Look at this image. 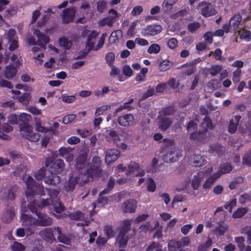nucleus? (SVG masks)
Returning a JSON list of instances; mask_svg holds the SVG:
<instances>
[{"label":"nucleus","mask_w":251,"mask_h":251,"mask_svg":"<svg viewBox=\"0 0 251 251\" xmlns=\"http://www.w3.org/2000/svg\"><path fill=\"white\" fill-rule=\"evenodd\" d=\"M19 120L23 123L19 126L22 136L31 142H37L40 138L41 135L37 132H34L33 127L29 123L32 120L30 115L23 113L19 116Z\"/></svg>","instance_id":"f257e3e1"},{"label":"nucleus","mask_w":251,"mask_h":251,"mask_svg":"<svg viewBox=\"0 0 251 251\" xmlns=\"http://www.w3.org/2000/svg\"><path fill=\"white\" fill-rule=\"evenodd\" d=\"M28 208L38 217V219H36L37 226H46L52 224V218L41 211V207L37 201H32L29 203Z\"/></svg>","instance_id":"f03ea898"},{"label":"nucleus","mask_w":251,"mask_h":251,"mask_svg":"<svg viewBox=\"0 0 251 251\" xmlns=\"http://www.w3.org/2000/svg\"><path fill=\"white\" fill-rule=\"evenodd\" d=\"M22 179L26 183L27 189L25 193L27 198L31 199L36 194L41 196L46 195L44 187L42 185H37L35 181L30 176H24Z\"/></svg>","instance_id":"7ed1b4c3"},{"label":"nucleus","mask_w":251,"mask_h":251,"mask_svg":"<svg viewBox=\"0 0 251 251\" xmlns=\"http://www.w3.org/2000/svg\"><path fill=\"white\" fill-rule=\"evenodd\" d=\"M29 210L28 205L26 206V201H23L21 203V221L22 225L28 230L30 234L34 233L35 226H36V219L33 218L31 215H28L25 213Z\"/></svg>","instance_id":"20e7f679"},{"label":"nucleus","mask_w":251,"mask_h":251,"mask_svg":"<svg viewBox=\"0 0 251 251\" xmlns=\"http://www.w3.org/2000/svg\"><path fill=\"white\" fill-rule=\"evenodd\" d=\"M101 161L99 156H94L92 159V164L87 169L84 174L86 178L83 180L85 183L93 180L94 176H99L101 174Z\"/></svg>","instance_id":"39448f33"},{"label":"nucleus","mask_w":251,"mask_h":251,"mask_svg":"<svg viewBox=\"0 0 251 251\" xmlns=\"http://www.w3.org/2000/svg\"><path fill=\"white\" fill-rule=\"evenodd\" d=\"M45 166L49 167V170L51 173H59L64 169L65 164L63 160L57 159L53 161L50 159H47Z\"/></svg>","instance_id":"423d86ee"},{"label":"nucleus","mask_w":251,"mask_h":251,"mask_svg":"<svg viewBox=\"0 0 251 251\" xmlns=\"http://www.w3.org/2000/svg\"><path fill=\"white\" fill-rule=\"evenodd\" d=\"M197 9L201 10V14L204 17H210L217 13L211 3L205 1L200 2L198 5Z\"/></svg>","instance_id":"0eeeda50"},{"label":"nucleus","mask_w":251,"mask_h":251,"mask_svg":"<svg viewBox=\"0 0 251 251\" xmlns=\"http://www.w3.org/2000/svg\"><path fill=\"white\" fill-rule=\"evenodd\" d=\"M209 134L206 128H204L201 131H195L190 134V139L196 142L197 144H204L208 140Z\"/></svg>","instance_id":"6e6552de"},{"label":"nucleus","mask_w":251,"mask_h":251,"mask_svg":"<svg viewBox=\"0 0 251 251\" xmlns=\"http://www.w3.org/2000/svg\"><path fill=\"white\" fill-rule=\"evenodd\" d=\"M162 30L161 25L158 24L148 25L142 29V35L144 37L153 36L159 34Z\"/></svg>","instance_id":"1a4fd4ad"},{"label":"nucleus","mask_w":251,"mask_h":251,"mask_svg":"<svg viewBox=\"0 0 251 251\" xmlns=\"http://www.w3.org/2000/svg\"><path fill=\"white\" fill-rule=\"evenodd\" d=\"M241 119L242 116L240 115H235L233 118L230 120L229 124L228 126V131L230 134L234 133L237 129V127H239V130L240 132H243L244 130L248 129V127L246 126V128L241 129Z\"/></svg>","instance_id":"9d476101"},{"label":"nucleus","mask_w":251,"mask_h":251,"mask_svg":"<svg viewBox=\"0 0 251 251\" xmlns=\"http://www.w3.org/2000/svg\"><path fill=\"white\" fill-rule=\"evenodd\" d=\"M75 10L74 7L64 9L61 15L63 23L67 24L72 22L75 17Z\"/></svg>","instance_id":"9b49d317"},{"label":"nucleus","mask_w":251,"mask_h":251,"mask_svg":"<svg viewBox=\"0 0 251 251\" xmlns=\"http://www.w3.org/2000/svg\"><path fill=\"white\" fill-rule=\"evenodd\" d=\"M87 156L88 152L81 150L80 153L78 155L75 160V167L77 170L80 171L85 167Z\"/></svg>","instance_id":"f8f14e48"},{"label":"nucleus","mask_w":251,"mask_h":251,"mask_svg":"<svg viewBox=\"0 0 251 251\" xmlns=\"http://www.w3.org/2000/svg\"><path fill=\"white\" fill-rule=\"evenodd\" d=\"M134 120L133 115L130 114L123 115L118 118V124L124 127L132 126L134 124Z\"/></svg>","instance_id":"ddd939ff"},{"label":"nucleus","mask_w":251,"mask_h":251,"mask_svg":"<svg viewBox=\"0 0 251 251\" xmlns=\"http://www.w3.org/2000/svg\"><path fill=\"white\" fill-rule=\"evenodd\" d=\"M53 232L51 228L48 227L41 230L39 234L44 240L50 243H52L56 240Z\"/></svg>","instance_id":"4468645a"},{"label":"nucleus","mask_w":251,"mask_h":251,"mask_svg":"<svg viewBox=\"0 0 251 251\" xmlns=\"http://www.w3.org/2000/svg\"><path fill=\"white\" fill-rule=\"evenodd\" d=\"M34 33L38 39V45L43 49H46V45L50 41L49 36L47 34L42 33L38 29H36Z\"/></svg>","instance_id":"2eb2a0df"},{"label":"nucleus","mask_w":251,"mask_h":251,"mask_svg":"<svg viewBox=\"0 0 251 251\" xmlns=\"http://www.w3.org/2000/svg\"><path fill=\"white\" fill-rule=\"evenodd\" d=\"M120 152L117 149H111L106 151L105 156V161L107 164L115 161L120 156Z\"/></svg>","instance_id":"dca6fc26"},{"label":"nucleus","mask_w":251,"mask_h":251,"mask_svg":"<svg viewBox=\"0 0 251 251\" xmlns=\"http://www.w3.org/2000/svg\"><path fill=\"white\" fill-rule=\"evenodd\" d=\"M18 66H15L13 63H11L6 66L4 69L5 77L8 79L13 78L18 73Z\"/></svg>","instance_id":"f3484780"},{"label":"nucleus","mask_w":251,"mask_h":251,"mask_svg":"<svg viewBox=\"0 0 251 251\" xmlns=\"http://www.w3.org/2000/svg\"><path fill=\"white\" fill-rule=\"evenodd\" d=\"M136 208V201L131 199L125 201L122 206V209L124 213H134Z\"/></svg>","instance_id":"a211bd4d"},{"label":"nucleus","mask_w":251,"mask_h":251,"mask_svg":"<svg viewBox=\"0 0 251 251\" xmlns=\"http://www.w3.org/2000/svg\"><path fill=\"white\" fill-rule=\"evenodd\" d=\"M105 138L107 142L114 144L117 143L120 140L117 132L113 129L106 131Z\"/></svg>","instance_id":"6ab92c4d"},{"label":"nucleus","mask_w":251,"mask_h":251,"mask_svg":"<svg viewBox=\"0 0 251 251\" xmlns=\"http://www.w3.org/2000/svg\"><path fill=\"white\" fill-rule=\"evenodd\" d=\"M61 181L60 176L56 174L51 173L50 175L45 177V183L47 184L56 186Z\"/></svg>","instance_id":"aec40b11"},{"label":"nucleus","mask_w":251,"mask_h":251,"mask_svg":"<svg viewBox=\"0 0 251 251\" xmlns=\"http://www.w3.org/2000/svg\"><path fill=\"white\" fill-rule=\"evenodd\" d=\"M79 177L72 176H70L67 184L64 186L65 189L67 192L74 191L75 186L79 181Z\"/></svg>","instance_id":"412c9836"},{"label":"nucleus","mask_w":251,"mask_h":251,"mask_svg":"<svg viewBox=\"0 0 251 251\" xmlns=\"http://www.w3.org/2000/svg\"><path fill=\"white\" fill-rule=\"evenodd\" d=\"M205 176V173L203 172H199L197 175L194 176L192 180L191 186L194 190L198 189L200 183L202 181Z\"/></svg>","instance_id":"4be33fe9"},{"label":"nucleus","mask_w":251,"mask_h":251,"mask_svg":"<svg viewBox=\"0 0 251 251\" xmlns=\"http://www.w3.org/2000/svg\"><path fill=\"white\" fill-rule=\"evenodd\" d=\"M172 124V122L169 118L162 117L159 118L158 127L162 131H166Z\"/></svg>","instance_id":"5701e85b"},{"label":"nucleus","mask_w":251,"mask_h":251,"mask_svg":"<svg viewBox=\"0 0 251 251\" xmlns=\"http://www.w3.org/2000/svg\"><path fill=\"white\" fill-rule=\"evenodd\" d=\"M54 229L58 233L57 239L60 242L67 245L71 244V239L62 233L61 230L59 227L54 226Z\"/></svg>","instance_id":"b1692460"},{"label":"nucleus","mask_w":251,"mask_h":251,"mask_svg":"<svg viewBox=\"0 0 251 251\" xmlns=\"http://www.w3.org/2000/svg\"><path fill=\"white\" fill-rule=\"evenodd\" d=\"M220 176L221 173L219 172H216L213 175H211L205 180L203 184V187L206 189L210 188L214 182Z\"/></svg>","instance_id":"393cba45"},{"label":"nucleus","mask_w":251,"mask_h":251,"mask_svg":"<svg viewBox=\"0 0 251 251\" xmlns=\"http://www.w3.org/2000/svg\"><path fill=\"white\" fill-rule=\"evenodd\" d=\"M126 235V233L119 232L117 235L116 242L120 248H124L126 246L128 240Z\"/></svg>","instance_id":"a878e982"},{"label":"nucleus","mask_w":251,"mask_h":251,"mask_svg":"<svg viewBox=\"0 0 251 251\" xmlns=\"http://www.w3.org/2000/svg\"><path fill=\"white\" fill-rule=\"evenodd\" d=\"M242 20V17L239 14L234 15L230 19L229 23L234 30L238 27Z\"/></svg>","instance_id":"bb28decb"},{"label":"nucleus","mask_w":251,"mask_h":251,"mask_svg":"<svg viewBox=\"0 0 251 251\" xmlns=\"http://www.w3.org/2000/svg\"><path fill=\"white\" fill-rule=\"evenodd\" d=\"M193 159V165L196 167L202 166L206 163L205 158L200 154L194 155Z\"/></svg>","instance_id":"cd10ccee"},{"label":"nucleus","mask_w":251,"mask_h":251,"mask_svg":"<svg viewBox=\"0 0 251 251\" xmlns=\"http://www.w3.org/2000/svg\"><path fill=\"white\" fill-rule=\"evenodd\" d=\"M15 216V212L13 208L7 209L2 216V220L4 223L10 222Z\"/></svg>","instance_id":"c85d7f7f"},{"label":"nucleus","mask_w":251,"mask_h":251,"mask_svg":"<svg viewBox=\"0 0 251 251\" xmlns=\"http://www.w3.org/2000/svg\"><path fill=\"white\" fill-rule=\"evenodd\" d=\"M209 149L211 152H215L219 156L221 155L225 151V148L218 143L210 145Z\"/></svg>","instance_id":"c756f323"},{"label":"nucleus","mask_w":251,"mask_h":251,"mask_svg":"<svg viewBox=\"0 0 251 251\" xmlns=\"http://www.w3.org/2000/svg\"><path fill=\"white\" fill-rule=\"evenodd\" d=\"M68 217L73 220L78 221L84 219L85 215L79 210L75 211L69 214Z\"/></svg>","instance_id":"7c9ffc66"},{"label":"nucleus","mask_w":251,"mask_h":251,"mask_svg":"<svg viewBox=\"0 0 251 251\" xmlns=\"http://www.w3.org/2000/svg\"><path fill=\"white\" fill-rule=\"evenodd\" d=\"M131 225V220H125L123 221L122 226L120 228V232L127 234L130 230Z\"/></svg>","instance_id":"2f4dec72"},{"label":"nucleus","mask_w":251,"mask_h":251,"mask_svg":"<svg viewBox=\"0 0 251 251\" xmlns=\"http://www.w3.org/2000/svg\"><path fill=\"white\" fill-rule=\"evenodd\" d=\"M59 44L60 47H63L65 50H68L71 48L72 42L67 38L62 37L59 39Z\"/></svg>","instance_id":"473e14b6"},{"label":"nucleus","mask_w":251,"mask_h":251,"mask_svg":"<svg viewBox=\"0 0 251 251\" xmlns=\"http://www.w3.org/2000/svg\"><path fill=\"white\" fill-rule=\"evenodd\" d=\"M97 9L99 13H103L106 9L107 7V2L105 0H99L97 3Z\"/></svg>","instance_id":"72a5a7b5"},{"label":"nucleus","mask_w":251,"mask_h":251,"mask_svg":"<svg viewBox=\"0 0 251 251\" xmlns=\"http://www.w3.org/2000/svg\"><path fill=\"white\" fill-rule=\"evenodd\" d=\"M248 211V209L246 207L238 208L232 214L233 218H240L244 216Z\"/></svg>","instance_id":"f704fd0d"},{"label":"nucleus","mask_w":251,"mask_h":251,"mask_svg":"<svg viewBox=\"0 0 251 251\" xmlns=\"http://www.w3.org/2000/svg\"><path fill=\"white\" fill-rule=\"evenodd\" d=\"M114 20H114L113 18L107 17L100 20L99 22V25L101 26H103L107 25L109 27H112L113 26Z\"/></svg>","instance_id":"c9c22d12"},{"label":"nucleus","mask_w":251,"mask_h":251,"mask_svg":"<svg viewBox=\"0 0 251 251\" xmlns=\"http://www.w3.org/2000/svg\"><path fill=\"white\" fill-rule=\"evenodd\" d=\"M168 248L169 251H177L180 247L178 241L171 240L168 243Z\"/></svg>","instance_id":"e433bc0d"},{"label":"nucleus","mask_w":251,"mask_h":251,"mask_svg":"<svg viewBox=\"0 0 251 251\" xmlns=\"http://www.w3.org/2000/svg\"><path fill=\"white\" fill-rule=\"evenodd\" d=\"M220 171L219 173H221V176L222 174L229 173L232 171V167L231 165L229 163H225L222 165L220 166Z\"/></svg>","instance_id":"4c0bfd02"},{"label":"nucleus","mask_w":251,"mask_h":251,"mask_svg":"<svg viewBox=\"0 0 251 251\" xmlns=\"http://www.w3.org/2000/svg\"><path fill=\"white\" fill-rule=\"evenodd\" d=\"M241 233L247 235V243L249 244H251V226H245L241 229Z\"/></svg>","instance_id":"58836bf2"},{"label":"nucleus","mask_w":251,"mask_h":251,"mask_svg":"<svg viewBox=\"0 0 251 251\" xmlns=\"http://www.w3.org/2000/svg\"><path fill=\"white\" fill-rule=\"evenodd\" d=\"M140 166L138 163L135 162H131L128 165V171L126 173L127 175L134 173L138 170Z\"/></svg>","instance_id":"ea45409f"},{"label":"nucleus","mask_w":251,"mask_h":251,"mask_svg":"<svg viewBox=\"0 0 251 251\" xmlns=\"http://www.w3.org/2000/svg\"><path fill=\"white\" fill-rule=\"evenodd\" d=\"M160 46L157 44H151L148 49L147 52L149 53L152 54H157L160 51Z\"/></svg>","instance_id":"a19ab883"},{"label":"nucleus","mask_w":251,"mask_h":251,"mask_svg":"<svg viewBox=\"0 0 251 251\" xmlns=\"http://www.w3.org/2000/svg\"><path fill=\"white\" fill-rule=\"evenodd\" d=\"M234 240L240 251H243L245 249V238L243 236L236 237L234 238Z\"/></svg>","instance_id":"79ce46f5"},{"label":"nucleus","mask_w":251,"mask_h":251,"mask_svg":"<svg viewBox=\"0 0 251 251\" xmlns=\"http://www.w3.org/2000/svg\"><path fill=\"white\" fill-rule=\"evenodd\" d=\"M77 133L82 138H85L90 136L93 132V130L91 128L89 129H78L76 130Z\"/></svg>","instance_id":"37998d69"},{"label":"nucleus","mask_w":251,"mask_h":251,"mask_svg":"<svg viewBox=\"0 0 251 251\" xmlns=\"http://www.w3.org/2000/svg\"><path fill=\"white\" fill-rule=\"evenodd\" d=\"M171 65V64L169 60L167 59L164 60L159 64V70L161 72H165L170 68Z\"/></svg>","instance_id":"c03bdc74"},{"label":"nucleus","mask_w":251,"mask_h":251,"mask_svg":"<svg viewBox=\"0 0 251 251\" xmlns=\"http://www.w3.org/2000/svg\"><path fill=\"white\" fill-rule=\"evenodd\" d=\"M201 26L199 22H194L190 23L188 25V30L191 33H194Z\"/></svg>","instance_id":"a18cd8bd"},{"label":"nucleus","mask_w":251,"mask_h":251,"mask_svg":"<svg viewBox=\"0 0 251 251\" xmlns=\"http://www.w3.org/2000/svg\"><path fill=\"white\" fill-rule=\"evenodd\" d=\"M222 69L221 65H213L209 69V72L210 74L212 76H215L219 73Z\"/></svg>","instance_id":"49530a36"},{"label":"nucleus","mask_w":251,"mask_h":251,"mask_svg":"<svg viewBox=\"0 0 251 251\" xmlns=\"http://www.w3.org/2000/svg\"><path fill=\"white\" fill-rule=\"evenodd\" d=\"M175 112V109L173 106H169L163 108L161 111L165 116L173 115Z\"/></svg>","instance_id":"de8ad7c7"},{"label":"nucleus","mask_w":251,"mask_h":251,"mask_svg":"<svg viewBox=\"0 0 251 251\" xmlns=\"http://www.w3.org/2000/svg\"><path fill=\"white\" fill-rule=\"evenodd\" d=\"M136 25L137 24L135 22H133L131 23L126 32V35L128 37H133L135 35V26H136Z\"/></svg>","instance_id":"09e8293b"},{"label":"nucleus","mask_w":251,"mask_h":251,"mask_svg":"<svg viewBox=\"0 0 251 251\" xmlns=\"http://www.w3.org/2000/svg\"><path fill=\"white\" fill-rule=\"evenodd\" d=\"M104 232L108 238L113 237L115 236V232L111 226H105L104 228Z\"/></svg>","instance_id":"8fccbe9b"},{"label":"nucleus","mask_w":251,"mask_h":251,"mask_svg":"<svg viewBox=\"0 0 251 251\" xmlns=\"http://www.w3.org/2000/svg\"><path fill=\"white\" fill-rule=\"evenodd\" d=\"M156 188V183L154 180L151 178H149L148 180L147 190L149 192H154Z\"/></svg>","instance_id":"3c124183"},{"label":"nucleus","mask_w":251,"mask_h":251,"mask_svg":"<svg viewBox=\"0 0 251 251\" xmlns=\"http://www.w3.org/2000/svg\"><path fill=\"white\" fill-rule=\"evenodd\" d=\"M46 175V169L44 168H41L38 171H37L34 175V176L37 180H41Z\"/></svg>","instance_id":"603ef678"},{"label":"nucleus","mask_w":251,"mask_h":251,"mask_svg":"<svg viewBox=\"0 0 251 251\" xmlns=\"http://www.w3.org/2000/svg\"><path fill=\"white\" fill-rule=\"evenodd\" d=\"M122 36V31L121 30H117L113 32L111 35L110 38L113 39V42L116 43L119 41L120 37Z\"/></svg>","instance_id":"864d4df0"},{"label":"nucleus","mask_w":251,"mask_h":251,"mask_svg":"<svg viewBox=\"0 0 251 251\" xmlns=\"http://www.w3.org/2000/svg\"><path fill=\"white\" fill-rule=\"evenodd\" d=\"M107 241V239L106 238L99 236L96 240V244L99 248L101 249Z\"/></svg>","instance_id":"5fc2aeb1"},{"label":"nucleus","mask_w":251,"mask_h":251,"mask_svg":"<svg viewBox=\"0 0 251 251\" xmlns=\"http://www.w3.org/2000/svg\"><path fill=\"white\" fill-rule=\"evenodd\" d=\"M30 94L28 93H25L22 96L18 97L19 101L24 103H28L30 100Z\"/></svg>","instance_id":"6e6d98bb"},{"label":"nucleus","mask_w":251,"mask_h":251,"mask_svg":"<svg viewBox=\"0 0 251 251\" xmlns=\"http://www.w3.org/2000/svg\"><path fill=\"white\" fill-rule=\"evenodd\" d=\"M202 124L204 125H205V126H206L205 128L207 129H209L212 130L214 126H213V124L212 122V120L208 116H205L204 118V119L203 120Z\"/></svg>","instance_id":"4d7b16f0"},{"label":"nucleus","mask_w":251,"mask_h":251,"mask_svg":"<svg viewBox=\"0 0 251 251\" xmlns=\"http://www.w3.org/2000/svg\"><path fill=\"white\" fill-rule=\"evenodd\" d=\"M17 188V185H14L11 187L8 191L7 195V199L8 200L12 201L15 198V192Z\"/></svg>","instance_id":"13d9d810"},{"label":"nucleus","mask_w":251,"mask_h":251,"mask_svg":"<svg viewBox=\"0 0 251 251\" xmlns=\"http://www.w3.org/2000/svg\"><path fill=\"white\" fill-rule=\"evenodd\" d=\"M11 249L13 251H24L25 248L21 243L18 242H14L11 246Z\"/></svg>","instance_id":"bf43d9fd"},{"label":"nucleus","mask_w":251,"mask_h":251,"mask_svg":"<svg viewBox=\"0 0 251 251\" xmlns=\"http://www.w3.org/2000/svg\"><path fill=\"white\" fill-rule=\"evenodd\" d=\"M243 164L251 166V151L246 153L243 157Z\"/></svg>","instance_id":"052dcab7"},{"label":"nucleus","mask_w":251,"mask_h":251,"mask_svg":"<svg viewBox=\"0 0 251 251\" xmlns=\"http://www.w3.org/2000/svg\"><path fill=\"white\" fill-rule=\"evenodd\" d=\"M178 41L175 38H170L167 42V46L171 49H175L177 47Z\"/></svg>","instance_id":"680f3d73"},{"label":"nucleus","mask_w":251,"mask_h":251,"mask_svg":"<svg viewBox=\"0 0 251 251\" xmlns=\"http://www.w3.org/2000/svg\"><path fill=\"white\" fill-rule=\"evenodd\" d=\"M108 108H110L108 105L102 106L97 108L95 111V116H97L103 114L104 112L107 111Z\"/></svg>","instance_id":"e2e57ef3"},{"label":"nucleus","mask_w":251,"mask_h":251,"mask_svg":"<svg viewBox=\"0 0 251 251\" xmlns=\"http://www.w3.org/2000/svg\"><path fill=\"white\" fill-rule=\"evenodd\" d=\"M237 201L236 200L233 199L229 201V202L227 203H226L224 205V208L226 209H228V211L229 212H231L232 210L233 207H234L236 205Z\"/></svg>","instance_id":"0e129e2a"},{"label":"nucleus","mask_w":251,"mask_h":251,"mask_svg":"<svg viewBox=\"0 0 251 251\" xmlns=\"http://www.w3.org/2000/svg\"><path fill=\"white\" fill-rule=\"evenodd\" d=\"M50 17V14H47L42 16V19H40L37 23V25L39 27H41L44 25Z\"/></svg>","instance_id":"69168bd1"},{"label":"nucleus","mask_w":251,"mask_h":251,"mask_svg":"<svg viewBox=\"0 0 251 251\" xmlns=\"http://www.w3.org/2000/svg\"><path fill=\"white\" fill-rule=\"evenodd\" d=\"M115 59V54L112 52L107 53L105 55V61L107 64L111 65Z\"/></svg>","instance_id":"338daca9"},{"label":"nucleus","mask_w":251,"mask_h":251,"mask_svg":"<svg viewBox=\"0 0 251 251\" xmlns=\"http://www.w3.org/2000/svg\"><path fill=\"white\" fill-rule=\"evenodd\" d=\"M75 115L74 114H69L64 117L62 122L64 124H68L73 121L75 118Z\"/></svg>","instance_id":"774afa93"}]
</instances>
